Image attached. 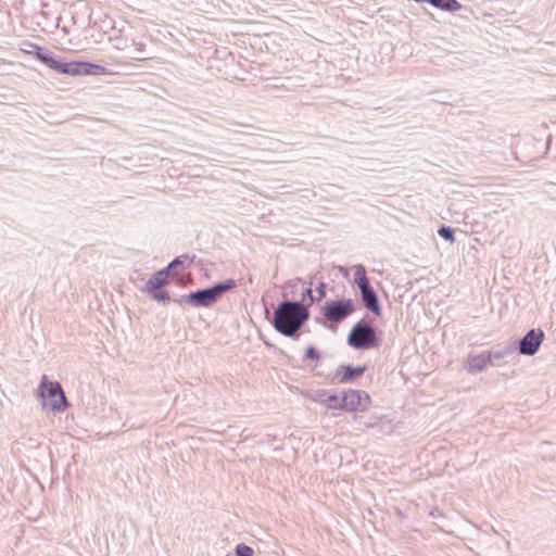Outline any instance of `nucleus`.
<instances>
[{
	"label": "nucleus",
	"mask_w": 556,
	"mask_h": 556,
	"mask_svg": "<svg viewBox=\"0 0 556 556\" xmlns=\"http://www.w3.org/2000/svg\"><path fill=\"white\" fill-rule=\"evenodd\" d=\"M170 282V278L165 275V270L159 269L153 273L147 280L143 291H154L162 287L167 286Z\"/></svg>",
	"instance_id": "nucleus-12"
},
{
	"label": "nucleus",
	"mask_w": 556,
	"mask_h": 556,
	"mask_svg": "<svg viewBox=\"0 0 556 556\" xmlns=\"http://www.w3.org/2000/svg\"><path fill=\"white\" fill-rule=\"evenodd\" d=\"M106 70L103 65L91 63L88 61H64L60 74L70 76L80 75H102L105 74Z\"/></svg>",
	"instance_id": "nucleus-7"
},
{
	"label": "nucleus",
	"mask_w": 556,
	"mask_h": 556,
	"mask_svg": "<svg viewBox=\"0 0 556 556\" xmlns=\"http://www.w3.org/2000/svg\"><path fill=\"white\" fill-rule=\"evenodd\" d=\"M315 299H311V302L305 303L308 307H311L315 302H320L327 294V285L324 281H320L315 288Z\"/></svg>",
	"instance_id": "nucleus-19"
},
{
	"label": "nucleus",
	"mask_w": 556,
	"mask_h": 556,
	"mask_svg": "<svg viewBox=\"0 0 556 556\" xmlns=\"http://www.w3.org/2000/svg\"><path fill=\"white\" fill-rule=\"evenodd\" d=\"M544 340L542 329L532 328L518 341V352L521 355L533 356Z\"/></svg>",
	"instance_id": "nucleus-8"
},
{
	"label": "nucleus",
	"mask_w": 556,
	"mask_h": 556,
	"mask_svg": "<svg viewBox=\"0 0 556 556\" xmlns=\"http://www.w3.org/2000/svg\"><path fill=\"white\" fill-rule=\"evenodd\" d=\"M354 282L358 289H361V287H366L370 285V281L366 274V268L362 264L355 266Z\"/></svg>",
	"instance_id": "nucleus-16"
},
{
	"label": "nucleus",
	"mask_w": 556,
	"mask_h": 556,
	"mask_svg": "<svg viewBox=\"0 0 556 556\" xmlns=\"http://www.w3.org/2000/svg\"><path fill=\"white\" fill-rule=\"evenodd\" d=\"M150 299L156 301L157 303H161L163 305H166L170 301L169 292L164 289V287L156 289L154 291L147 292Z\"/></svg>",
	"instance_id": "nucleus-17"
},
{
	"label": "nucleus",
	"mask_w": 556,
	"mask_h": 556,
	"mask_svg": "<svg viewBox=\"0 0 556 556\" xmlns=\"http://www.w3.org/2000/svg\"><path fill=\"white\" fill-rule=\"evenodd\" d=\"M491 363V355L489 352L483 351L480 354L469 355L465 368L469 374L482 372Z\"/></svg>",
	"instance_id": "nucleus-11"
},
{
	"label": "nucleus",
	"mask_w": 556,
	"mask_h": 556,
	"mask_svg": "<svg viewBox=\"0 0 556 556\" xmlns=\"http://www.w3.org/2000/svg\"><path fill=\"white\" fill-rule=\"evenodd\" d=\"M53 54V52L45 47H41L39 49V51L36 53L35 58L36 60H38L39 62H41L42 64H46L47 61L49 60V58H51V55Z\"/></svg>",
	"instance_id": "nucleus-27"
},
{
	"label": "nucleus",
	"mask_w": 556,
	"mask_h": 556,
	"mask_svg": "<svg viewBox=\"0 0 556 556\" xmlns=\"http://www.w3.org/2000/svg\"><path fill=\"white\" fill-rule=\"evenodd\" d=\"M420 2H427V3L431 4L432 0H420Z\"/></svg>",
	"instance_id": "nucleus-30"
},
{
	"label": "nucleus",
	"mask_w": 556,
	"mask_h": 556,
	"mask_svg": "<svg viewBox=\"0 0 556 556\" xmlns=\"http://www.w3.org/2000/svg\"><path fill=\"white\" fill-rule=\"evenodd\" d=\"M371 399L366 391L349 389L342 392V410L348 413L365 412Z\"/></svg>",
	"instance_id": "nucleus-6"
},
{
	"label": "nucleus",
	"mask_w": 556,
	"mask_h": 556,
	"mask_svg": "<svg viewBox=\"0 0 556 556\" xmlns=\"http://www.w3.org/2000/svg\"><path fill=\"white\" fill-rule=\"evenodd\" d=\"M438 235L444 239L445 241H448L451 243H453L455 241V232H454V229L450 226H445V225H442L439 229H438Z\"/></svg>",
	"instance_id": "nucleus-22"
},
{
	"label": "nucleus",
	"mask_w": 556,
	"mask_h": 556,
	"mask_svg": "<svg viewBox=\"0 0 556 556\" xmlns=\"http://www.w3.org/2000/svg\"><path fill=\"white\" fill-rule=\"evenodd\" d=\"M63 59H56L55 54L53 53L51 58L47 61L45 64L50 70L56 72L60 74L61 67H62Z\"/></svg>",
	"instance_id": "nucleus-24"
},
{
	"label": "nucleus",
	"mask_w": 556,
	"mask_h": 556,
	"mask_svg": "<svg viewBox=\"0 0 556 556\" xmlns=\"http://www.w3.org/2000/svg\"><path fill=\"white\" fill-rule=\"evenodd\" d=\"M300 285H306V281L299 277L287 281L283 286V295L288 296L289 294H291L294 296L299 291Z\"/></svg>",
	"instance_id": "nucleus-18"
},
{
	"label": "nucleus",
	"mask_w": 556,
	"mask_h": 556,
	"mask_svg": "<svg viewBox=\"0 0 556 556\" xmlns=\"http://www.w3.org/2000/svg\"><path fill=\"white\" fill-rule=\"evenodd\" d=\"M515 351V349L510 345L508 346H505L503 349H500V350H495V351H488L491 355V362L493 359H502L510 354H513Z\"/></svg>",
	"instance_id": "nucleus-21"
},
{
	"label": "nucleus",
	"mask_w": 556,
	"mask_h": 556,
	"mask_svg": "<svg viewBox=\"0 0 556 556\" xmlns=\"http://www.w3.org/2000/svg\"><path fill=\"white\" fill-rule=\"evenodd\" d=\"M355 311V302L352 299H337L327 301L321 307L320 313L325 318L316 317V323L323 325L327 329L336 330L337 325L345 320Z\"/></svg>",
	"instance_id": "nucleus-3"
},
{
	"label": "nucleus",
	"mask_w": 556,
	"mask_h": 556,
	"mask_svg": "<svg viewBox=\"0 0 556 556\" xmlns=\"http://www.w3.org/2000/svg\"><path fill=\"white\" fill-rule=\"evenodd\" d=\"M364 425L367 428H374L375 427V424H372V422H365Z\"/></svg>",
	"instance_id": "nucleus-29"
},
{
	"label": "nucleus",
	"mask_w": 556,
	"mask_h": 556,
	"mask_svg": "<svg viewBox=\"0 0 556 556\" xmlns=\"http://www.w3.org/2000/svg\"><path fill=\"white\" fill-rule=\"evenodd\" d=\"M235 552L237 556H252L253 548L245 543H239L235 547Z\"/></svg>",
	"instance_id": "nucleus-26"
},
{
	"label": "nucleus",
	"mask_w": 556,
	"mask_h": 556,
	"mask_svg": "<svg viewBox=\"0 0 556 556\" xmlns=\"http://www.w3.org/2000/svg\"><path fill=\"white\" fill-rule=\"evenodd\" d=\"M348 344L356 350H370L380 345L376 328L363 318L357 321L348 334Z\"/></svg>",
	"instance_id": "nucleus-4"
},
{
	"label": "nucleus",
	"mask_w": 556,
	"mask_h": 556,
	"mask_svg": "<svg viewBox=\"0 0 556 556\" xmlns=\"http://www.w3.org/2000/svg\"><path fill=\"white\" fill-rule=\"evenodd\" d=\"M431 5L444 12H456L463 8L457 0H432Z\"/></svg>",
	"instance_id": "nucleus-15"
},
{
	"label": "nucleus",
	"mask_w": 556,
	"mask_h": 556,
	"mask_svg": "<svg viewBox=\"0 0 556 556\" xmlns=\"http://www.w3.org/2000/svg\"><path fill=\"white\" fill-rule=\"evenodd\" d=\"M130 58L134 59V60H144L146 59V58H142V56H139V55H136V54L130 55Z\"/></svg>",
	"instance_id": "nucleus-28"
},
{
	"label": "nucleus",
	"mask_w": 556,
	"mask_h": 556,
	"mask_svg": "<svg viewBox=\"0 0 556 556\" xmlns=\"http://www.w3.org/2000/svg\"><path fill=\"white\" fill-rule=\"evenodd\" d=\"M194 258H195L194 255L189 256L188 254H182V255L176 256L174 260H172L167 264V266H165L164 268H161V269L165 270V275L167 277H169V273L172 270L177 269V268L185 269V268L189 267L193 263Z\"/></svg>",
	"instance_id": "nucleus-14"
},
{
	"label": "nucleus",
	"mask_w": 556,
	"mask_h": 556,
	"mask_svg": "<svg viewBox=\"0 0 556 556\" xmlns=\"http://www.w3.org/2000/svg\"><path fill=\"white\" fill-rule=\"evenodd\" d=\"M318 402L325 405L328 409L342 410V395L339 396L336 393H328L326 390L319 391Z\"/></svg>",
	"instance_id": "nucleus-13"
},
{
	"label": "nucleus",
	"mask_w": 556,
	"mask_h": 556,
	"mask_svg": "<svg viewBox=\"0 0 556 556\" xmlns=\"http://www.w3.org/2000/svg\"><path fill=\"white\" fill-rule=\"evenodd\" d=\"M304 358L318 362L321 358V354L314 345H308L305 350Z\"/></svg>",
	"instance_id": "nucleus-25"
},
{
	"label": "nucleus",
	"mask_w": 556,
	"mask_h": 556,
	"mask_svg": "<svg viewBox=\"0 0 556 556\" xmlns=\"http://www.w3.org/2000/svg\"><path fill=\"white\" fill-rule=\"evenodd\" d=\"M41 48V46H38L34 42H30V41H23L21 43V48L20 50L25 53V54H29V55H36V53L39 51V49Z\"/></svg>",
	"instance_id": "nucleus-23"
},
{
	"label": "nucleus",
	"mask_w": 556,
	"mask_h": 556,
	"mask_svg": "<svg viewBox=\"0 0 556 556\" xmlns=\"http://www.w3.org/2000/svg\"><path fill=\"white\" fill-rule=\"evenodd\" d=\"M367 370V365H340L333 374L332 380L339 383H349L359 378Z\"/></svg>",
	"instance_id": "nucleus-9"
},
{
	"label": "nucleus",
	"mask_w": 556,
	"mask_h": 556,
	"mask_svg": "<svg viewBox=\"0 0 556 556\" xmlns=\"http://www.w3.org/2000/svg\"><path fill=\"white\" fill-rule=\"evenodd\" d=\"M313 279V277H311ZM313 281L309 280L306 285H301V300L304 303L311 302V299H315V294L313 292Z\"/></svg>",
	"instance_id": "nucleus-20"
},
{
	"label": "nucleus",
	"mask_w": 556,
	"mask_h": 556,
	"mask_svg": "<svg viewBox=\"0 0 556 556\" xmlns=\"http://www.w3.org/2000/svg\"><path fill=\"white\" fill-rule=\"evenodd\" d=\"M309 307L303 301L283 300L274 311L270 324L283 337L298 340L299 330L309 319Z\"/></svg>",
	"instance_id": "nucleus-1"
},
{
	"label": "nucleus",
	"mask_w": 556,
	"mask_h": 556,
	"mask_svg": "<svg viewBox=\"0 0 556 556\" xmlns=\"http://www.w3.org/2000/svg\"><path fill=\"white\" fill-rule=\"evenodd\" d=\"M38 392L39 396L43 400L47 397L52 399L58 396V400L50 404L51 409L54 412L62 413L70 407V403L59 381H48L47 376L43 375L38 388Z\"/></svg>",
	"instance_id": "nucleus-5"
},
{
	"label": "nucleus",
	"mask_w": 556,
	"mask_h": 556,
	"mask_svg": "<svg viewBox=\"0 0 556 556\" xmlns=\"http://www.w3.org/2000/svg\"><path fill=\"white\" fill-rule=\"evenodd\" d=\"M236 287V280L228 278L223 281H217L210 287L191 291L176 300V302L179 304L186 302L193 307H208L216 303L224 293L235 289Z\"/></svg>",
	"instance_id": "nucleus-2"
},
{
	"label": "nucleus",
	"mask_w": 556,
	"mask_h": 556,
	"mask_svg": "<svg viewBox=\"0 0 556 556\" xmlns=\"http://www.w3.org/2000/svg\"><path fill=\"white\" fill-rule=\"evenodd\" d=\"M359 294L361 300L363 302V305L365 308L370 311L376 316H381L382 314V307L378 298L377 292L374 290L371 285L366 287H361Z\"/></svg>",
	"instance_id": "nucleus-10"
}]
</instances>
